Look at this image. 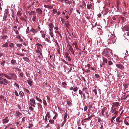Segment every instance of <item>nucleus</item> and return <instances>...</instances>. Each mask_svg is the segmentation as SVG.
<instances>
[{
	"mask_svg": "<svg viewBox=\"0 0 129 129\" xmlns=\"http://www.w3.org/2000/svg\"><path fill=\"white\" fill-rule=\"evenodd\" d=\"M111 53V50L108 48H106L105 49L102 53L103 56L106 57H109L110 54Z\"/></svg>",
	"mask_w": 129,
	"mask_h": 129,
	"instance_id": "obj_1",
	"label": "nucleus"
},
{
	"mask_svg": "<svg viewBox=\"0 0 129 129\" xmlns=\"http://www.w3.org/2000/svg\"><path fill=\"white\" fill-rule=\"evenodd\" d=\"M109 37V40L110 41L109 42L111 43H114L116 41V37L115 35L110 34L108 35Z\"/></svg>",
	"mask_w": 129,
	"mask_h": 129,
	"instance_id": "obj_2",
	"label": "nucleus"
},
{
	"mask_svg": "<svg viewBox=\"0 0 129 129\" xmlns=\"http://www.w3.org/2000/svg\"><path fill=\"white\" fill-rule=\"evenodd\" d=\"M52 112L54 115L53 117V119H51L49 120V122L51 124H53L54 123V120H55L56 118L58 116V114L55 111H52Z\"/></svg>",
	"mask_w": 129,
	"mask_h": 129,
	"instance_id": "obj_3",
	"label": "nucleus"
},
{
	"mask_svg": "<svg viewBox=\"0 0 129 129\" xmlns=\"http://www.w3.org/2000/svg\"><path fill=\"white\" fill-rule=\"evenodd\" d=\"M5 74L4 73H0V77H1L3 79L2 80H1V81H2L3 83H1V84L6 85L7 84L5 83H6V84H8L9 83V81L8 80H7L5 79H4L3 78V77L4 76H5Z\"/></svg>",
	"mask_w": 129,
	"mask_h": 129,
	"instance_id": "obj_4",
	"label": "nucleus"
},
{
	"mask_svg": "<svg viewBox=\"0 0 129 129\" xmlns=\"http://www.w3.org/2000/svg\"><path fill=\"white\" fill-rule=\"evenodd\" d=\"M87 88L86 87H85L82 89V90H79V93L81 95L82 93H86V94H88L87 90Z\"/></svg>",
	"mask_w": 129,
	"mask_h": 129,
	"instance_id": "obj_5",
	"label": "nucleus"
},
{
	"mask_svg": "<svg viewBox=\"0 0 129 129\" xmlns=\"http://www.w3.org/2000/svg\"><path fill=\"white\" fill-rule=\"evenodd\" d=\"M122 29L124 31H126L127 36H129V27L127 26H125L123 27Z\"/></svg>",
	"mask_w": 129,
	"mask_h": 129,
	"instance_id": "obj_6",
	"label": "nucleus"
},
{
	"mask_svg": "<svg viewBox=\"0 0 129 129\" xmlns=\"http://www.w3.org/2000/svg\"><path fill=\"white\" fill-rule=\"evenodd\" d=\"M29 104L31 106H33L34 107H35V104L36 105V103L34 99L33 98H31L30 100Z\"/></svg>",
	"mask_w": 129,
	"mask_h": 129,
	"instance_id": "obj_7",
	"label": "nucleus"
},
{
	"mask_svg": "<svg viewBox=\"0 0 129 129\" xmlns=\"http://www.w3.org/2000/svg\"><path fill=\"white\" fill-rule=\"evenodd\" d=\"M116 67L121 70H123L124 69V67L123 66L119 63H116Z\"/></svg>",
	"mask_w": 129,
	"mask_h": 129,
	"instance_id": "obj_8",
	"label": "nucleus"
},
{
	"mask_svg": "<svg viewBox=\"0 0 129 129\" xmlns=\"http://www.w3.org/2000/svg\"><path fill=\"white\" fill-rule=\"evenodd\" d=\"M119 103L118 102H114L113 103L112 107V108H114L115 107H118L119 106Z\"/></svg>",
	"mask_w": 129,
	"mask_h": 129,
	"instance_id": "obj_9",
	"label": "nucleus"
},
{
	"mask_svg": "<svg viewBox=\"0 0 129 129\" xmlns=\"http://www.w3.org/2000/svg\"><path fill=\"white\" fill-rule=\"evenodd\" d=\"M36 12L38 14H41L42 13V10L39 8H37L36 9Z\"/></svg>",
	"mask_w": 129,
	"mask_h": 129,
	"instance_id": "obj_10",
	"label": "nucleus"
},
{
	"mask_svg": "<svg viewBox=\"0 0 129 129\" xmlns=\"http://www.w3.org/2000/svg\"><path fill=\"white\" fill-rule=\"evenodd\" d=\"M35 45L36 47H37V49L40 50H41V48H43L42 45L39 43L36 44Z\"/></svg>",
	"mask_w": 129,
	"mask_h": 129,
	"instance_id": "obj_11",
	"label": "nucleus"
},
{
	"mask_svg": "<svg viewBox=\"0 0 129 129\" xmlns=\"http://www.w3.org/2000/svg\"><path fill=\"white\" fill-rule=\"evenodd\" d=\"M8 118L7 117H6L3 120V123H7L9 121V119H8Z\"/></svg>",
	"mask_w": 129,
	"mask_h": 129,
	"instance_id": "obj_12",
	"label": "nucleus"
},
{
	"mask_svg": "<svg viewBox=\"0 0 129 129\" xmlns=\"http://www.w3.org/2000/svg\"><path fill=\"white\" fill-rule=\"evenodd\" d=\"M27 81L28 84L30 86H31L32 84V82L31 80L29 78H28V79L27 80Z\"/></svg>",
	"mask_w": 129,
	"mask_h": 129,
	"instance_id": "obj_13",
	"label": "nucleus"
},
{
	"mask_svg": "<svg viewBox=\"0 0 129 129\" xmlns=\"http://www.w3.org/2000/svg\"><path fill=\"white\" fill-rule=\"evenodd\" d=\"M30 31L35 34H36L38 31L37 29H35L33 28H32L30 30Z\"/></svg>",
	"mask_w": 129,
	"mask_h": 129,
	"instance_id": "obj_14",
	"label": "nucleus"
},
{
	"mask_svg": "<svg viewBox=\"0 0 129 129\" xmlns=\"http://www.w3.org/2000/svg\"><path fill=\"white\" fill-rule=\"evenodd\" d=\"M107 109V108L105 107H104L102 109V114L103 116H104V112L106 111Z\"/></svg>",
	"mask_w": 129,
	"mask_h": 129,
	"instance_id": "obj_15",
	"label": "nucleus"
},
{
	"mask_svg": "<svg viewBox=\"0 0 129 129\" xmlns=\"http://www.w3.org/2000/svg\"><path fill=\"white\" fill-rule=\"evenodd\" d=\"M52 113H51L50 114V113L49 112H47V113L46 114V115L48 117V118L50 119L52 117Z\"/></svg>",
	"mask_w": 129,
	"mask_h": 129,
	"instance_id": "obj_16",
	"label": "nucleus"
},
{
	"mask_svg": "<svg viewBox=\"0 0 129 129\" xmlns=\"http://www.w3.org/2000/svg\"><path fill=\"white\" fill-rule=\"evenodd\" d=\"M108 10V9L107 8L103 11V13L104 15H106L109 12Z\"/></svg>",
	"mask_w": 129,
	"mask_h": 129,
	"instance_id": "obj_17",
	"label": "nucleus"
},
{
	"mask_svg": "<svg viewBox=\"0 0 129 129\" xmlns=\"http://www.w3.org/2000/svg\"><path fill=\"white\" fill-rule=\"evenodd\" d=\"M69 50L74 55V50L72 47L71 46H69Z\"/></svg>",
	"mask_w": 129,
	"mask_h": 129,
	"instance_id": "obj_18",
	"label": "nucleus"
},
{
	"mask_svg": "<svg viewBox=\"0 0 129 129\" xmlns=\"http://www.w3.org/2000/svg\"><path fill=\"white\" fill-rule=\"evenodd\" d=\"M86 93H82V95H81V97L83 99H86V95L85 94Z\"/></svg>",
	"mask_w": 129,
	"mask_h": 129,
	"instance_id": "obj_19",
	"label": "nucleus"
},
{
	"mask_svg": "<svg viewBox=\"0 0 129 129\" xmlns=\"http://www.w3.org/2000/svg\"><path fill=\"white\" fill-rule=\"evenodd\" d=\"M11 63L13 65H15L16 61L14 59H12L11 61Z\"/></svg>",
	"mask_w": 129,
	"mask_h": 129,
	"instance_id": "obj_20",
	"label": "nucleus"
},
{
	"mask_svg": "<svg viewBox=\"0 0 129 129\" xmlns=\"http://www.w3.org/2000/svg\"><path fill=\"white\" fill-rule=\"evenodd\" d=\"M10 74L12 76L14 79H15L17 78V76L14 73Z\"/></svg>",
	"mask_w": 129,
	"mask_h": 129,
	"instance_id": "obj_21",
	"label": "nucleus"
},
{
	"mask_svg": "<svg viewBox=\"0 0 129 129\" xmlns=\"http://www.w3.org/2000/svg\"><path fill=\"white\" fill-rule=\"evenodd\" d=\"M119 4H120V3H119V1L118 0L117 2V7H116V8H117V9L118 11L119 10Z\"/></svg>",
	"mask_w": 129,
	"mask_h": 129,
	"instance_id": "obj_22",
	"label": "nucleus"
},
{
	"mask_svg": "<svg viewBox=\"0 0 129 129\" xmlns=\"http://www.w3.org/2000/svg\"><path fill=\"white\" fill-rule=\"evenodd\" d=\"M65 24L66 26V27L68 28L69 26L70 25V24L69 23V21H67L66 22H65Z\"/></svg>",
	"mask_w": 129,
	"mask_h": 129,
	"instance_id": "obj_23",
	"label": "nucleus"
},
{
	"mask_svg": "<svg viewBox=\"0 0 129 129\" xmlns=\"http://www.w3.org/2000/svg\"><path fill=\"white\" fill-rule=\"evenodd\" d=\"M67 111H66V112L64 114V116L63 118V121L65 120L66 121V118L67 117Z\"/></svg>",
	"mask_w": 129,
	"mask_h": 129,
	"instance_id": "obj_24",
	"label": "nucleus"
},
{
	"mask_svg": "<svg viewBox=\"0 0 129 129\" xmlns=\"http://www.w3.org/2000/svg\"><path fill=\"white\" fill-rule=\"evenodd\" d=\"M48 26L50 28H53L54 25L52 23H50L48 24Z\"/></svg>",
	"mask_w": 129,
	"mask_h": 129,
	"instance_id": "obj_25",
	"label": "nucleus"
},
{
	"mask_svg": "<svg viewBox=\"0 0 129 129\" xmlns=\"http://www.w3.org/2000/svg\"><path fill=\"white\" fill-rule=\"evenodd\" d=\"M126 120V119H125V120L124 121V123L127 125H129V122H128V121H129V120Z\"/></svg>",
	"mask_w": 129,
	"mask_h": 129,
	"instance_id": "obj_26",
	"label": "nucleus"
},
{
	"mask_svg": "<svg viewBox=\"0 0 129 129\" xmlns=\"http://www.w3.org/2000/svg\"><path fill=\"white\" fill-rule=\"evenodd\" d=\"M23 59L26 62H28L29 61V59L27 57H23Z\"/></svg>",
	"mask_w": 129,
	"mask_h": 129,
	"instance_id": "obj_27",
	"label": "nucleus"
},
{
	"mask_svg": "<svg viewBox=\"0 0 129 129\" xmlns=\"http://www.w3.org/2000/svg\"><path fill=\"white\" fill-rule=\"evenodd\" d=\"M5 63L6 61L5 60H3L1 62V64L2 66H4Z\"/></svg>",
	"mask_w": 129,
	"mask_h": 129,
	"instance_id": "obj_28",
	"label": "nucleus"
},
{
	"mask_svg": "<svg viewBox=\"0 0 129 129\" xmlns=\"http://www.w3.org/2000/svg\"><path fill=\"white\" fill-rule=\"evenodd\" d=\"M35 99H36L37 100V101H38L40 102L41 103H42V100L40 99L39 98H38L37 97V96H36L35 97Z\"/></svg>",
	"mask_w": 129,
	"mask_h": 129,
	"instance_id": "obj_29",
	"label": "nucleus"
},
{
	"mask_svg": "<svg viewBox=\"0 0 129 129\" xmlns=\"http://www.w3.org/2000/svg\"><path fill=\"white\" fill-rule=\"evenodd\" d=\"M57 12V10L56 9H53L52 10V13L53 14H55Z\"/></svg>",
	"mask_w": 129,
	"mask_h": 129,
	"instance_id": "obj_30",
	"label": "nucleus"
},
{
	"mask_svg": "<svg viewBox=\"0 0 129 129\" xmlns=\"http://www.w3.org/2000/svg\"><path fill=\"white\" fill-rule=\"evenodd\" d=\"M67 104L69 106H71L72 105V103L69 101H67Z\"/></svg>",
	"mask_w": 129,
	"mask_h": 129,
	"instance_id": "obj_31",
	"label": "nucleus"
},
{
	"mask_svg": "<svg viewBox=\"0 0 129 129\" xmlns=\"http://www.w3.org/2000/svg\"><path fill=\"white\" fill-rule=\"evenodd\" d=\"M103 62L104 63H106L107 62V59L105 57H102Z\"/></svg>",
	"mask_w": 129,
	"mask_h": 129,
	"instance_id": "obj_32",
	"label": "nucleus"
},
{
	"mask_svg": "<svg viewBox=\"0 0 129 129\" xmlns=\"http://www.w3.org/2000/svg\"><path fill=\"white\" fill-rule=\"evenodd\" d=\"M128 84H125L124 85V87L125 88V89H126V90H127L128 89Z\"/></svg>",
	"mask_w": 129,
	"mask_h": 129,
	"instance_id": "obj_33",
	"label": "nucleus"
},
{
	"mask_svg": "<svg viewBox=\"0 0 129 129\" xmlns=\"http://www.w3.org/2000/svg\"><path fill=\"white\" fill-rule=\"evenodd\" d=\"M7 18V15L4 14V17L3 18V21H5L6 20Z\"/></svg>",
	"mask_w": 129,
	"mask_h": 129,
	"instance_id": "obj_34",
	"label": "nucleus"
},
{
	"mask_svg": "<svg viewBox=\"0 0 129 129\" xmlns=\"http://www.w3.org/2000/svg\"><path fill=\"white\" fill-rule=\"evenodd\" d=\"M92 6L91 4L90 5H87V8L88 9H92V8H91V7H92Z\"/></svg>",
	"mask_w": 129,
	"mask_h": 129,
	"instance_id": "obj_35",
	"label": "nucleus"
},
{
	"mask_svg": "<svg viewBox=\"0 0 129 129\" xmlns=\"http://www.w3.org/2000/svg\"><path fill=\"white\" fill-rule=\"evenodd\" d=\"M2 39L3 40L6 39L8 37L7 36H1Z\"/></svg>",
	"mask_w": 129,
	"mask_h": 129,
	"instance_id": "obj_36",
	"label": "nucleus"
},
{
	"mask_svg": "<svg viewBox=\"0 0 129 129\" xmlns=\"http://www.w3.org/2000/svg\"><path fill=\"white\" fill-rule=\"evenodd\" d=\"M47 117H47V116L46 115L45 117V118L44 119V116H43V119L45 121V123H46L47 121Z\"/></svg>",
	"mask_w": 129,
	"mask_h": 129,
	"instance_id": "obj_37",
	"label": "nucleus"
},
{
	"mask_svg": "<svg viewBox=\"0 0 129 129\" xmlns=\"http://www.w3.org/2000/svg\"><path fill=\"white\" fill-rule=\"evenodd\" d=\"M53 6L52 5H48V8L50 9H52L53 8Z\"/></svg>",
	"mask_w": 129,
	"mask_h": 129,
	"instance_id": "obj_38",
	"label": "nucleus"
},
{
	"mask_svg": "<svg viewBox=\"0 0 129 129\" xmlns=\"http://www.w3.org/2000/svg\"><path fill=\"white\" fill-rule=\"evenodd\" d=\"M8 44L7 43H6L5 44L3 45L2 46V47H6L8 46Z\"/></svg>",
	"mask_w": 129,
	"mask_h": 129,
	"instance_id": "obj_39",
	"label": "nucleus"
},
{
	"mask_svg": "<svg viewBox=\"0 0 129 129\" xmlns=\"http://www.w3.org/2000/svg\"><path fill=\"white\" fill-rule=\"evenodd\" d=\"M14 85L16 87L18 88V89L19 88V86L16 83H14Z\"/></svg>",
	"mask_w": 129,
	"mask_h": 129,
	"instance_id": "obj_40",
	"label": "nucleus"
},
{
	"mask_svg": "<svg viewBox=\"0 0 129 129\" xmlns=\"http://www.w3.org/2000/svg\"><path fill=\"white\" fill-rule=\"evenodd\" d=\"M17 14L18 15L21 16L22 15V13L20 11H18L17 12Z\"/></svg>",
	"mask_w": 129,
	"mask_h": 129,
	"instance_id": "obj_41",
	"label": "nucleus"
},
{
	"mask_svg": "<svg viewBox=\"0 0 129 129\" xmlns=\"http://www.w3.org/2000/svg\"><path fill=\"white\" fill-rule=\"evenodd\" d=\"M16 116H19L20 115H22V114H21L20 113L16 111Z\"/></svg>",
	"mask_w": 129,
	"mask_h": 129,
	"instance_id": "obj_42",
	"label": "nucleus"
},
{
	"mask_svg": "<svg viewBox=\"0 0 129 129\" xmlns=\"http://www.w3.org/2000/svg\"><path fill=\"white\" fill-rule=\"evenodd\" d=\"M46 97L47 98V102H50V98L48 95H47L46 96Z\"/></svg>",
	"mask_w": 129,
	"mask_h": 129,
	"instance_id": "obj_43",
	"label": "nucleus"
},
{
	"mask_svg": "<svg viewBox=\"0 0 129 129\" xmlns=\"http://www.w3.org/2000/svg\"><path fill=\"white\" fill-rule=\"evenodd\" d=\"M51 37L52 38H53V37L54 35L53 34V32L52 31H50L49 33Z\"/></svg>",
	"mask_w": 129,
	"mask_h": 129,
	"instance_id": "obj_44",
	"label": "nucleus"
},
{
	"mask_svg": "<svg viewBox=\"0 0 129 129\" xmlns=\"http://www.w3.org/2000/svg\"><path fill=\"white\" fill-rule=\"evenodd\" d=\"M24 90L27 93H29V90L26 88H25L24 89Z\"/></svg>",
	"mask_w": 129,
	"mask_h": 129,
	"instance_id": "obj_45",
	"label": "nucleus"
},
{
	"mask_svg": "<svg viewBox=\"0 0 129 129\" xmlns=\"http://www.w3.org/2000/svg\"><path fill=\"white\" fill-rule=\"evenodd\" d=\"M19 94L20 95L23 96L24 95V93L22 91H20L19 93Z\"/></svg>",
	"mask_w": 129,
	"mask_h": 129,
	"instance_id": "obj_46",
	"label": "nucleus"
},
{
	"mask_svg": "<svg viewBox=\"0 0 129 129\" xmlns=\"http://www.w3.org/2000/svg\"><path fill=\"white\" fill-rule=\"evenodd\" d=\"M35 12L34 11H31L29 13V14L31 15L32 14H35Z\"/></svg>",
	"mask_w": 129,
	"mask_h": 129,
	"instance_id": "obj_47",
	"label": "nucleus"
},
{
	"mask_svg": "<svg viewBox=\"0 0 129 129\" xmlns=\"http://www.w3.org/2000/svg\"><path fill=\"white\" fill-rule=\"evenodd\" d=\"M36 17L35 16H33L32 18L33 20V21H35L36 20Z\"/></svg>",
	"mask_w": 129,
	"mask_h": 129,
	"instance_id": "obj_48",
	"label": "nucleus"
},
{
	"mask_svg": "<svg viewBox=\"0 0 129 129\" xmlns=\"http://www.w3.org/2000/svg\"><path fill=\"white\" fill-rule=\"evenodd\" d=\"M120 118V117H117L116 119V121L118 122H119V119Z\"/></svg>",
	"mask_w": 129,
	"mask_h": 129,
	"instance_id": "obj_49",
	"label": "nucleus"
},
{
	"mask_svg": "<svg viewBox=\"0 0 129 129\" xmlns=\"http://www.w3.org/2000/svg\"><path fill=\"white\" fill-rule=\"evenodd\" d=\"M43 102L44 105H45V106H46L47 105V103L46 101L45 100H43Z\"/></svg>",
	"mask_w": 129,
	"mask_h": 129,
	"instance_id": "obj_50",
	"label": "nucleus"
},
{
	"mask_svg": "<svg viewBox=\"0 0 129 129\" xmlns=\"http://www.w3.org/2000/svg\"><path fill=\"white\" fill-rule=\"evenodd\" d=\"M75 46L76 49H77V50L78 49V45H77V43H76L75 44Z\"/></svg>",
	"mask_w": 129,
	"mask_h": 129,
	"instance_id": "obj_51",
	"label": "nucleus"
},
{
	"mask_svg": "<svg viewBox=\"0 0 129 129\" xmlns=\"http://www.w3.org/2000/svg\"><path fill=\"white\" fill-rule=\"evenodd\" d=\"M115 118L116 116H114L112 118L111 120L112 122H113V120Z\"/></svg>",
	"mask_w": 129,
	"mask_h": 129,
	"instance_id": "obj_52",
	"label": "nucleus"
},
{
	"mask_svg": "<svg viewBox=\"0 0 129 129\" xmlns=\"http://www.w3.org/2000/svg\"><path fill=\"white\" fill-rule=\"evenodd\" d=\"M78 88L77 87H74L73 88V90L75 91H77L78 90Z\"/></svg>",
	"mask_w": 129,
	"mask_h": 129,
	"instance_id": "obj_53",
	"label": "nucleus"
},
{
	"mask_svg": "<svg viewBox=\"0 0 129 129\" xmlns=\"http://www.w3.org/2000/svg\"><path fill=\"white\" fill-rule=\"evenodd\" d=\"M86 66L87 67V69H90V65L89 64H87L86 65Z\"/></svg>",
	"mask_w": 129,
	"mask_h": 129,
	"instance_id": "obj_54",
	"label": "nucleus"
},
{
	"mask_svg": "<svg viewBox=\"0 0 129 129\" xmlns=\"http://www.w3.org/2000/svg\"><path fill=\"white\" fill-rule=\"evenodd\" d=\"M117 77H121V75L120 73H118L117 74Z\"/></svg>",
	"mask_w": 129,
	"mask_h": 129,
	"instance_id": "obj_55",
	"label": "nucleus"
},
{
	"mask_svg": "<svg viewBox=\"0 0 129 129\" xmlns=\"http://www.w3.org/2000/svg\"><path fill=\"white\" fill-rule=\"evenodd\" d=\"M14 93L16 96H18L19 95L18 93L17 92L16 90H15L14 92Z\"/></svg>",
	"mask_w": 129,
	"mask_h": 129,
	"instance_id": "obj_56",
	"label": "nucleus"
},
{
	"mask_svg": "<svg viewBox=\"0 0 129 129\" xmlns=\"http://www.w3.org/2000/svg\"><path fill=\"white\" fill-rule=\"evenodd\" d=\"M8 13V9H6L5 10V12L4 14L7 15V14Z\"/></svg>",
	"mask_w": 129,
	"mask_h": 129,
	"instance_id": "obj_57",
	"label": "nucleus"
},
{
	"mask_svg": "<svg viewBox=\"0 0 129 129\" xmlns=\"http://www.w3.org/2000/svg\"><path fill=\"white\" fill-rule=\"evenodd\" d=\"M65 2L67 4H70V2H69V0H65Z\"/></svg>",
	"mask_w": 129,
	"mask_h": 129,
	"instance_id": "obj_58",
	"label": "nucleus"
},
{
	"mask_svg": "<svg viewBox=\"0 0 129 129\" xmlns=\"http://www.w3.org/2000/svg\"><path fill=\"white\" fill-rule=\"evenodd\" d=\"M31 106L29 107V109L30 111H33L34 110V108Z\"/></svg>",
	"mask_w": 129,
	"mask_h": 129,
	"instance_id": "obj_59",
	"label": "nucleus"
},
{
	"mask_svg": "<svg viewBox=\"0 0 129 129\" xmlns=\"http://www.w3.org/2000/svg\"><path fill=\"white\" fill-rule=\"evenodd\" d=\"M113 63V62L112 61H108V64L109 65H112Z\"/></svg>",
	"mask_w": 129,
	"mask_h": 129,
	"instance_id": "obj_60",
	"label": "nucleus"
},
{
	"mask_svg": "<svg viewBox=\"0 0 129 129\" xmlns=\"http://www.w3.org/2000/svg\"><path fill=\"white\" fill-rule=\"evenodd\" d=\"M69 54L68 52H66L65 53V55L66 58L69 56Z\"/></svg>",
	"mask_w": 129,
	"mask_h": 129,
	"instance_id": "obj_61",
	"label": "nucleus"
},
{
	"mask_svg": "<svg viewBox=\"0 0 129 129\" xmlns=\"http://www.w3.org/2000/svg\"><path fill=\"white\" fill-rule=\"evenodd\" d=\"M66 121H63L62 123L61 124V126L62 127L64 125V124H65V123L66 122Z\"/></svg>",
	"mask_w": 129,
	"mask_h": 129,
	"instance_id": "obj_62",
	"label": "nucleus"
},
{
	"mask_svg": "<svg viewBox=\"0 0 129 129\" xmlns=\"http://www.w3.org/2000/svg\"><path fill=\"white\" fill-rule=\"evenodd\" d=\"M66 58H67L68 60L69 61H70L71 60V58L70 56H69L67 57H66Z\"/></svg>",
	"mask_w": 129,
	"mask_h": 129,
	"instance_id": "obj_63",
	"label": "nucleus"
},
{
	"mask_svg": "<svg viewBox=\"0 0 129 129\" xmlns=\"http://www.w3.org/2000/svg\"><path fill=\"white\" fill-rule=\"evenodd\" d=\"M9 46L11 47H14V44L12 43H11L9 45Z\"/></svg>",
	"mask_w": 129,
	"mask_h": 129,
	"instance_id": "obj_64",
	"label": "nucleus"
}]
</instances>
